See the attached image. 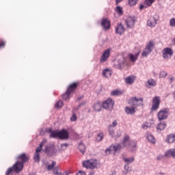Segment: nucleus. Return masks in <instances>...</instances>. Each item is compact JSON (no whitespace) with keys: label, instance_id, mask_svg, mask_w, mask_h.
Segmentation results:
<instances>
[{"label":"nucleus","instance_id":"53","mask_svg":"<svg viewBox=\"0 0 175 175\" xmlns=\"http://www.w3.org/2000/svg\"><path fill=\"white\" fill-rule=\"evenodd\" d=\"M118 122H117V120H113V122H112V124H109V125H111L112 127L113 128H116V126L118 125Z\"/></svg>","mask_w":175,"mask_h":175},{"label":"nucleus","instance_id":"64","mask_svg":"<svg viewBox=\"0 0 175 175\" xmlns=\"http://www.w3.org/2000/svg\"><path fill=\"white\" fill-rule=\"evenodd\" d=\"M173 42L174 43H175V38L173 39Z\"/></svg>","mask_w":175,"mask_h":175},{"label":"nucleus","instance_id":"14","mask_svg":"<svg viewBox=\"0 0 175 175\" xmlns=\"http://www.w3.org/2000/svg\"><path fill=\"white\" fill-rule=\"evenodd\" d=\"M109 57H110V49H107L103 53L100 58V62L105 64L109 59Z\"/></svg>","mask_w":175,"mask_h":175},{"label":"nucleus","instance_id":"48","mask_svg":"<svg viewBox=\"0 0 175 175\" xmlns=\"http://www.w3.org/2000/svg\"><path fill=\"white\" fill-rule=\"evenodd\" d=\"M170 27H175V18H172L170 20Z\"/></svg>","mask_w":175,"mask_h":175},{"label":"nucleus","instance_id":"25","mask_svg":"<svg viewBox=\"0 0 175 175\" xmlns=\"http://www.w3.org/2000/svg\"><path fill=\"white\" fill-rule=\"evenodd\" d=\"M124 81L126 84H129L130 85L135 83V77L129 76L125 78Z\"/></svg>","mask_w":175,"mask_h":175},{"label":"nucleus","instance_id":"18","mask_svg":"<svg viewBox=\"0 0 175 175\" xmlns=\"http://www.w3.org/2000/svg\"><path fill=\"white\" fill-rule=\"evenodd\" d=\"M101 25L105 31H107V29H110V21H108L107 18H104L101 21Z\"/></svg>","mask_w":175,"mask_h":175},{"label":"nucleus","instance_id":"21","mask_svg":"<svg viewBox=\"0 0 175 175\" xmlns=\"http://www.w3.org/2000/svg\"><path fill=\"white\" fill-rule=\"evenodd\" d=\"M139 53H135V54H132L130 53L129 54V59L131 61V62H136L137 61V59L139 58Z\"/></svg>","mask_w":175,"mask_h":175},{"label":"nucleus","instance_id":"45","mask_svg":"<svg viewBox=\"0 0 175 175\" xmlns=\"http://www.w3.org/2000/svg\"><path fill=\"white\" fill-rule=\"evenodd\" d=\"M33 159L36 162H38V161H39V159H40L39 153L36 152V154L33 156Z\"/></svg>","mask_w":175,"mask_h":175},{"label":"nucleus","instance_id":"23","mask_svg":"<svg viewBox=\"0 0 175 175\" xmlns=\"http://www.w3.org/2000/svg\"><path fill=\"white\" fill-rule=\"evenodd\" d=\"M124 111L126 113V114H135V113H136V111L135 110V107H126L124 108Z\"/></svg>","mask_w":175,"mask_h":175},{"label":"nucleus","instance_id":"19","mask_svg":"<svg viewBox=\"0 0 175 175\" xmlns=\"http://www.w3.org/2000/svg\"><path fill=\"white\" fill-rule=\"evenodd\" d=\"M124 31H125V27L122 26V24L119 23L116 28V33L118 35H122V33H124Z\"/></svg>","mask_w":175,"mask_h":175},{"label":"nucleus","instance_id":"16","mask_svg":"<svg viewBox=\"0 0 175 175\" xmlns=\"http://www.w3.org/2000/svg\"><path fill=\"white\" fill-rule=\"evenodd\" d=\"M135 21L136 19L135 18L134 16H129L125 21L127 28H133V27H135Z\"/></svg>","mask_w":175,"mask_h":175},{"label":"nucleus","instance_id":"27","mask_svg":"<svg viewBox=\"0 0 175 175\" xmlns=\"http://www.w3.org/2000/svg\"><path fill=\"white\" fill-rule=\"evenodd\" d=\"M108 131L109 133V136H111V137H114V136H116V129H114L113 126H108Z\"/></svg>","mask_w":175,"mask_h":175},{"label":"nucleus","instance_id":"55","mask_svg":"<svg viewBox=\"0 0 175 175\" xmlns=\"http://www.w3.org/2000/svg\"><path fill=\"white\" fill-rule=\"evenodd\" d=\"M44 133H45V131L42 130V129H41L40 130V136H44Z\"/></svg>","mask_w":175,"mask_h":175},{"label":"nucleus","instance_id":"7","mask_svg":"<svg viewBox=\"0 0 175 175\" xmlns=\"http://www.w3.org/2000/svg\"><path fill=\"white\" fill-rule=\"evenodd\" d=\"M83 165L86 169H95L98 165V161L95 159H90L83 161Z\"/></svg>","mask_w":175,"mask_h":175},{"label":"nucleus","instance_id":"12","mask_svg":"<svg viewBox=\"0 0 175 175\" xmlns=\"http://www.w3.org/2000/svg\"><path fill=\"white\" fill-rule=\"evenodd\" d=\"M122 148V146H121V144H117L116 145H111L109 148H107L105 152L106 154H110L111 151L117 152V151H120Z\"/></svg>","mask_w":175,"mask_h":175},{"label":"nucleus","instance_id":"6","mask_svg":"<svg viewBox=\"0 0 175 175\" xmlns=\"http://www.w3.org/2000/svg\"><path fill=\"white\" fill-rule=\"evenodd\" d=\"M169 117V109L163 108L157 113V118L159 121H163Z\"/></svg>","mask_w":175,"mask_h":175},{"label":"nucleus","instance_id":"44","mask_svg":"<svg viewBox=\"0 0 175 175\" xmlns=\"http://www.w3.org/2000/svg\"><path fill=\"white\" fill-rule=\"evenodd\" d=\"M137 3V0H129V5L130 6H134Z\"/></svg>","mask_w":175,"mask_h":175},{"label":"nucleus","instance_id":"15","mask_svg":"<svg viewBox=\"0 0 175 175\" xmlns=\"http://www.w3.org/2000/svg\"><path fill=\"white\" fill-rule=\"evenodd\" d=\"M157 21H158V17L157 16V15L151 16L147 21L148 27H150V28H154V27L157 25Z\"/></svg>","mask_w":175,"mask_h":175},{"label":"nucleus","instance_id":"50","mask_svg":"<svg viewBox=\"0 0 175 175\" xmlns=\"http://www.w3.org/2000/svg\"><path fill=\"white\" fill-rule=\"evenodd\" d=\"M142 128L143 129H148V128H150V124L148 123H144L142 124Z\"/></svg>","mask_w":175,"mask_h":175},{"label":"nucleus","instance_id":"13","mask_svg":"<svg viewBox=\"0 0 175 175\" xmlns=\"http://www.w3.org/2000/svg\"><path fill=\"white\" fill-rule=\"evenodd\" d=\"M162 55L164 59H168V58H170L173 55V49L170 47L165 48L162 51Z\"/></svg>","mask_w":175,"mask_h":175},{"label":"nucleus","instance_id":"17","mask_svg":"<svg viewBox=\"0 0 175 175\" xmlns=\"http://www.w3.org/2000/svg\"><path fill=\"white\" fill-rule=\"evenodd\" d=\"M59 139L61 140H66L69 139V132H68V130H61L59 131Z\"/></svg>","mask_w":175,"mask_h":175},{"label":"nucleus","instance_id":"46","mask_svg":"<svg viewBox=\"0 0 175 175\" xmlns=\"http://www.w3.org/2000/svg\"><path fill=\"white\" fill-rule=\"evenodd\" d=\"M60 146H61V150L64 151V150H66L68 148V146H69V144H68L67 143H65V144H62Z\"/></svg>","mask_w":175,"mask_h":175},{"label":"nucleus","instance_id":"60","mask_svg":"<svg viewBox=\"0 0 175 175\" xmlns=\"http://www.w3.org/2000/svg\"><path fill=\"white\" fill-rule=\"evenodd\" d=\"M144 8H146V6L143 4H142L139 7V9H141V10H142V9H144Z\"/></svg>","mask_w":175,"mask_h":175},{"label":"nucleus","instance_id":"59","mask_svg":"<svg viewBox=\"0 0 175 175\" xmlns=\"http://www.w3.org/2000/svg\"><path fill=\"white\" fill-rule=\"evenodd\" d=\"M154 175H166V174L163 172H157Z\"/></svg>","mask_w":175,"mask_h":175},{"label":"nucleus","instance_id":"49","mask_svg":"<svg viewBox=\"0 0 175 175\" xmlns=\"http://www.w3.org/2000/svg\"><path fill=\"white\" fill-rule=\"evenodd\" d=\"M76 120H77V116H76V113H72V115L70 117V121L75 122Z\"/></svg>","mask_w":175,"mask_h":175},{"label":"nucleus","instance_id":"10","mask_svg":"<svg viewBox=\"0 0 175 175\" xmlns=\"http://www.w3.org/2000/svg\"><path fill=\"white\" fill-rule=\"evenodd\" d=\"M45 152L49 157H53L57 152V149H55L54 144H50L45 146Z\"/></svg>","mask_w":175,"mask_h":175},{"label":"nucleus","instance_id":"54","mask_svg":"<svg viewBox=\"0 0 175 175\" xmlns=\"http://www.w3.org/2000/svg\"><path fill=\"white\" fill-rule=\"evenodd\" d=\"M157 161H161V159H163V155L159 154V156H157Z\"/></svg>","mask_w":175,"mask_h":175},{"label":"nucleus","instance_id":"4","mask_svg":"<svg viewBox=\"0 0 175 175\" xmlns=\"http://www.w3.org/2000/svg\"><path fill=\"white\" fill-rule=\"evenodd\" d=\"M154 47L155 44L154 43V41H149V42L146 44L145 49L143 50L142 55L143 57H147L148 55H150V54L152 53V51L154 50Z\"/></svg>","mask_w":175,"mask_h":175},{"label":"nucleus","instance_id":"31","mask_svg":"<svg viewBox=\"0 0 175 175\" xmlns=\"http://www.w3.org/2000/svg\"><path fill=\"white\" fill-rule=\"evenodd\" d=\"M59 131H51L49 137H53V139L59 138Z\"/></svg>","mask_w":175,"mask_h":175},{"label":"nucleus","instance_id":"43","mask_svg":"<svg viewBox=\"0 0 175 175\" xmlns=\"http://www.w3.org/2000/svg\"><path fill=\"white\" fill-rule=\"evenodd\" d=\"M167 76V72H166L165 71H161L159 73V77H161V79H163Z\"/></svg>","mask_w":175,"mask_h":175},{"label":"nucleus","instance_id":"33","mask_svg":"<svg viewBox=\"0 0 175 175\" xmlns=\"http://www.w3.org/2000/svg\"><path fill=\"white\" fill-rule=\"evenodd\" d=\"M166 128V123L165 122H160L157 127V131H163Z\"/></svg>","mask_w":175,"mask_h":175},{"label":"nucleus","instance_id":"29","mask_svg":"<svg viewBox=\"0 0 175 175\" xmlns=\"http://www.w3.org/2000/svg\"><path fill=\"white\" fill-rule=\"evenodd\" d=\"M78 150L81 152V154H84L85 152V145L83 142H80L78 146Z\"/></svg>","mask_w":175,"mask_h":175},{"label":"nucleus","instance_id":"1","mask_svg":"<svg viewBox=\"0 0 175 175\" xmlns=\"http://www.w3.org/2000/svg\"><path fill=\"white\" fill-rule=\"evenodd\" d=\"M18 159H21L22 161H16L13 167H11L14 172H16V173H20V172L23 170V167H24V163L28 161V157H27V154L25 153H23L18 157Z\"/></svg>","mask_w":175,"mask_h":175},{"label":"nucleus","instance_id":"26","mask_svg":"<svg viewBox=\"0 0 175 175\" xmlns=\"http://www.w3.org/2000/svg\"><path fill=\"white\" fill-rule=\"evenodd\" d=\"M46 143H47V139H43L40 144V146L37 148L36 152L39 154V152L42 151V148L43 147V146H44V144H46Z\"/></svg>","mask_w":175,"mask_h":175},{"label":"nucleus","instance_id":"34","mask_svg":"<svg viewBox=\"0 0 175 175\" xmlns=\"http://www.w3.org/2000/svg\"><path fill=\"white\" fill-rule=\"evenodd\" d=\"M175 141V137L174 134H170L167 137V143H174Z\"/></svg>","mask_w":175,"mask_h":175},{"label":"nucleus","instance_id":"32","mask_svg":"<svg viewBox=\"0 0 175 175\" xmlns=\"http://www.w3.org/2000/svg\"><path fill=\"white\" fill-rule=\"evenodd\" d=\"M93 109L95 110V111H100L101 105L99 102L95 103L93 105Z\"/></svg>","mask_w":175,"mask_h":175},{"label":"nucleus","instance_id":"58","mask_svg":"<svg viewBox=\"0 0 175 175\" xmlns=\"http://www.w3.org/2000/svg\"><path fill=\"white\" fill-rule=\"evenodd\" d=\"M172 81H174V77H171L169 78V82L172 83Z\"/></svg>","mask_w":175,"mask_h":175},{"label":"nucleus","instance_id":"39","mask_svg":"<svg viewBox=\"0 0 175 175\" xmlns=\"http://www.w3.org/2000/svg\"><path fill=\"white\" fill-rule=\"evenodd\" d=\"M64 106V102L62 100H59L55 105V107L56 109H61Z\"/></svg>","mask_w":175,"mask_h":175},{"label":"nucleus","instance_id":"20","mask_svg":"<svg viewBox=\"0 0 175 175\" xmlns=\"http://www.w3.org/2000/svg\"><path fill=\"white\" fill-rule=\"evenodd\" d=\"M147 88H151L152 87H155L157 85V81L153 79H148L145 84Z\"/></svg>","mask_w":175,"mask_h":175},{"label":"nucleus","instance_id":"38","mask_svg":"<svg viewBox=\"0 0 175 175\" xmlns=\"http://www.w3.org/2000/svg\"><path fill=\"white\" fill-rule=\"evenodd\" d=\"M103 133H99L96 138V142H102V140H103Z\"/></svg>","mask_w":175,"mask_h":175},{"label":"nucleus","instance_id":"57","mask_svg":"<svg viewBox=\"0 0 175 175\" xmlns=\"http://www.w3.org/2000/svg\"><path fill=\"white\" fill-rule=\"evenodd\" d=\"M77 175H85V172H83V171H79Z\"/></svg>","mask_w":175,"mask_h":175},{"label":"nucleus","instance_id":"5","mask_svg":"<svg viewBox=\"0 0 175 175\" xmlns=\"http://www.w3.org/2000/svg\"><path fill=\"white\" fill-rule=\"evenodd\" d=\"M77 88V83H74L72 84H71L68 88L67 89V91L66 92V93H64L62 95V98L64 100H68V99H69L70 98V95L72 92H73L75 91V90H76Z\"/></svg>","mask_w":175,"mask_h":175},{"label":"nucleus","instance_id":"8","mask_svg":"<svg viewBox=\"0 0 175 175\" xmlns=\"http://www.w3.org/2000/svg\"><path fill=\"white\" fill-rule=\"evenodd\" d=\"M159 105H161V98L159 96H156L152 100V111H157L159 109Z\"/></svg>","mask_w":175,"mask_h":175},{"label":"nucleus","instance_id":"52","mask_svg":"<svg viewBox=\"0 0 175 175\" xmlns=\"http://www.w3.org/2000/svg\"><path fill=\"white\" fill-rule=\"evenodd\" d=\"M52 131H53V129H52V128H46V129H45V132H46V133H50V135L51 134Z\"/></svg>","mask_w":175,"mask_h":175},{"label":"nucleus","instance_id":"47","mask_svg":"<svg viewBox=\"0 0 175 175\" xmlns=\"http://www.w3.org/2000/svg\"><path fill=\"white\" fill-rule=\"evenodd\" d=\"M85 103H87L86 101H83L81 104H79L78 108H73V111H77L78 109H80V107H81V106H83V105H85Z\"/></svg>","mask_w":175,"mask_h":175},{"label":"nucleus","instance_id":"22","mask_svg":"<svg viewBox=\"0 0 175 175\" xmlns=\"http://www.w3.org/2000/svg\"><path fill=\"white\" fill-rule=\"evenodd\" d=\"M165 156L167 158H170V157H172L174 159H175V150L174 149H170L165 152Z\"/></svg>","mask_w":175,"mask_h":175},{"label":"nucleus","instance_id":"37","mask_svg":"<svg viewBox=\"0 0 175 175\" xmlns=\"http://www.w3.org/2000/svg\"><path fill=\"white\" fill-rule=\"evenodd\" d=\"M121 94H122V91L118 90H113L111 93L113 96H118V95H121Z\"/></svg>","mask_w":175,"mask_h":175},{"label":"nucleus","instance_id":"51","mask_svg":"<svg viewBox=\"0 0 175 175\" xmlns=\"http://www.w3.org/2000/svg\"><path fill=\"white\" fill-rule=\"evenodd\" d=\"M14 171V170H13V168H8V170L6 172L5 175H10V174L12 173V172Z\"/></svg>","mask_w":175,"mask_h":175},{"label":"nucleus","instance_id":"41","mask_svg":"<svg viewBox=\"0 0 175 175\" xmlns=\"http://www.w3.org/2000/svg\"><path fill=\"white\" fill-rule=\"evenodd\" d=\"M57 165V163L55 161H53L51 164L48 165L47 169L48 170H53L54 169V166Z\"/></svg>","mask_w":175,"mask_h":175},{"label":"nucleus","instance_id":"30","mask_svg":"<svg viewBox=\"0 0 175 175\" xmlns=\"http://www.w3.org/2000/svg\"><path fill=\"white\" fill-rule=\"evenodd\" d=\"M146 137L148 142H150V143H152L153 144H155L157 141L154 135H152V134H148Z\"/></svg>","mask_w":175,"mask_h":175},{"label":"nucleus","instance_id":"56","mask_svg":"<svg viewBox=\"0 0 175 175\" xmlns=\"http://www.w3.org/2000/svg\"><path fill=\"white\" fill-rule=\"evenodd\" d=\"M5 41H3L0 43V49H2V47H3L5 44Z\"/></svg>","mask_w":175,"mask_h":175},{"label":"nucleus","instance_id":"24","mask_svg":"<svg viewBox=\"0 0 175 175\" xmlns=\"http://www.w3.org/2000/svg\"><path fill=\"white\" fill-rule=\"evenodd\" d=\"M111 69L110 68H105L103 70V75L104 77H111Z\"/></svg>","mask_w":175,"mask_h":175},{"label":"nucleus","instance_id":"3","mask_svg":"<svg viewBox=\"0 0 175 175\" xmlns=\"http://www.w3.org/2000/svg\"><path fill=\"white\" fill-rule=\"evenodd\" d=\"M122 147H126L129 151L133 152L137 150V145L135 141H129V136L126 135L124 137L122 143Z\"/></svg>","mask_w":175,"mask_h":175},{"label":"nucleus","instance_id":"36","mask_svg":"<svg viewBox=\"0 0 175 175\" xmlns=\"http://www.w3.org/2000/svg\"><path fill=\"white\" fill-rule=\"evenodd\" d=\"M124 170L123 171V174L126 175L128 174L129 172H131V168L129 167V164H125L124 166Z\"/></svg>","mask_w":175,"mask_h":175},{"label":"nucleus","instance_id":"11","mask_svg":"<svg viewBox=\"0 0 175 175\" xmlns=\"http://www.w3.org/2000/svg\"><path fill=\"white\" fill-rule=\"evenodd\" d=\"M129 103L131 106H143V98L133 97L129 100Z\"/></svg>","mask_w":175,"mask_h":175},{"label":"nucleus","instance_id":"42","mask_svg":"<svg viewBox=\"0 0 175 175\" xmlns=\"http://www.w3.org/2000/svg\"><path fill=\"white\" fill-rule=\"evenodd\" d=\"M154 1L155 0H145L144 5H146V6H151L152 3H154Z\"/></svg>","mask_w":175,"mask_h":175},{"label":"nucleus","instance_id":"2","mask_svg":"<svg viewBox=\"0 0 175 175\" xmlns=\"http://www.w3.org/2000/svg\"><path fill=\"white\" fill-rule=\"evenodd\" d=\"M129 62H128V57L120 55L118 57L117 59L113 63V68L116 69H122L125 68L126 65H128Z\"/></svg>","mask_w":175,"mask_h":175},{"label":"nucleus","instance_id":"62","mask_svg":"<svg viewBox=\"0 0 175 175\" xmlns=\"http://www.w3.org/2000/svg\"><path fill=\"white\" fill-rule=\"evenodd\" d=\"M83 96H80L79 97L77 98V100H81V99H83Z\"/></svg>","mask_w":175,"mask_h":175},{"label":"nucleus","instance_id":"9","mask_svg":"<svg viewBox=\"0 0 175 175\" xmlns=\"http://www.w3.org/2000/svg\"><path fill=\"white\" fill-rule=\"evenodd\" d=\"M113 107H114V100L111 98L103 103V108L105 110H113Z\"/></svg>","mask_w":175,"mask_h":175},{"label":"nucleus","instance_id":"63","mask_svg":"<svg viewBox=\"0 0 175 175\" xmlns=\"http://www.w3.org/2000/svg\"><path fill=\"white\" fill-rule=\"evenodd\" d=\"M120 2H122V0H116V3L118 5V3H120Z\"/></svg>","mask_w":175,"mask_h":175},{"label":"nucleus","instance_id":"28","mask_svg":"<svg viewBox=\"0 0 175 175\" xmlns=\"http://www.w3.org/2000/svg\"><path fill=\"white\" fill-rule=\"evenodd\" d=\"M123 161L125 162L126 165H129V163H133V162H135V157H123Z\"/></svg>","mask_w":175,"mask_h":175},{"label":"nucleus","instance_id":"40","mask_svg":"<svg viewBox=\"0 0 175 175\" xmlns=\"http://www.w3.org/2000/svg\"><path fill=\"white\" fill-rule=\"evenodd\" d=\"M53 173L55 175H61V170H59V167H55L53 168Z\"/></svg>","mask_w":175,"mask_h":175},{"label":"nucleus","instance_id":"35","mask_svg":"<svg viewBox=\"0 0 175 175\" xmlns=\"http://www.w3.org/2000/svg\"><path fill=\"white\" fill-rule=\"evenodd\" d=\"M116 12L118 16H122V14H124V12L122 11V8L121 6H117L116 8Z\"/></svg>","mask_w":175,"mask_h":175},{"label":"nucleus","instance_id":"61","mask_svg":"<svg viewBox=\"0 0 175 175\" xmlns=\"http://www.w3.org/2000/svg\"><path fill=\"white\" fill-rule=\"evenodd\" d=\"M61 175H69V172H64L63 174H61Z\"/></svg>","mask_w":175,"mask_h":175}]
</instances>
